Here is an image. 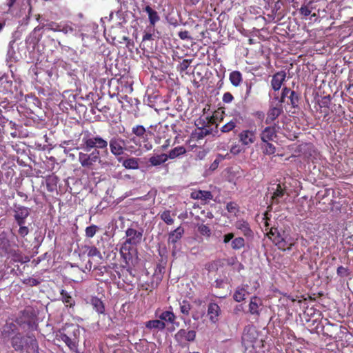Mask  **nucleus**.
I'll return each instance as SVG.
<instances>
[{
  "label": "nucleus",
  "instance_id": "nucleus-50",
  "mask_svg": "<svg viewBox=\"0 0 353 353\" xmlns=\"http://www.w3.org/2000/svg\"><path fill=\"white\" fill-rule=\"evenodd\" d=\"M235 126H236V123L233 121H230V122L227 123L221 128V131L223 132H228L231 131L232 130H233L235 128Z\"/></svg>",
  "mask_w": 353,
  "mask_h": 353
},
{
  "label": "nucleus",
  "instance_id": "nucleus-63",
  "mask_svg": "<svg viewBox=\"0 0 353 353\" xmlns=\"http://www.w3.org/2000/svg\"><path fill=\"white\" fill-rule=\"evenodd\" d=\"M169 144H170V140L168 139L165 141V143L164 145H161V150H166L167 148L168 147Z\"/></svg>",
  "mask_w": 353,
  "mask_h": 353
},
{
  "label": "nucleus",
  "instance_id": "nucleus-27",
  "mask_svg": "<svg viewBox=\"0 0 353 353\" xmlns=\"http://www.w3.org/2000/svg\"><path fill=\"white\" fill-rule=\"evenodd\" d=\"M46 186L49 192H54L57 190L58 177L54 174L49 175L46 177Z\"/></svg>",
  "mask_w": 353,
  "mask_h": 353
},
{
  "label": "nucleus",
  "instance_id": "nucleus-51",
  "mask_svg": "<svg viewBox=\"0 0 353 353\" xmlns=\"http://www.w3.org/2000/svg\"><path fill=\"white\" fill-rule=\"evenodd\" d=\"M25 224L18 225L19 226V229L18 230V234L21 237H24L29 234V228L24 225Z\"/></svg>",
  "mask_w": 353,
  "mask_h": 353
},
{
  "label": "nucleus",
  "instance_id": "nucleus-38",
  "mask_svg": "<svg viewBox=\"0 0 353 353\" xmlns=\"http://www.w3.org/2000/svg\"><path fill=\"white\" fill-rule=\"evenodd\" d=\"M61 295L63 302L67 304V305L72 307L74 305V301L65 290H62L61 292Z\"/></svg>",
  "mask_w": 353,
  "mask_h": 353
},
{
  "label": "nucleus",
  "instance_id": "nucleus-33",
  "mask_svg": "<svg viewBox=\"0 0 353 353\" xmlns=\"http://www.w3.org/2000/svg\"><path fill=\"white\" fill-rule=\"evenodd\" d=\"M123 166L127 169H137L139 168L138 160L136 158H130L123 161Z\"/></svg>",
  "mask_w": 353,
  "mask_h": 353
},
{
  "label": "nucleus",
  "instance_id": "nucleus-58",
  "mask_svg": "<svg viewBox=\"0 0 353 353\" xmlns=\"http://www.w3.org/2000/svg\"><path fill=\"white\" fill-rule=\"evenodd\" d=\"M227 210L230 212L235 213L236 211V205L234 203H229L227 204Z\"/></svg>",
  "mask_w": 353,
  "mask_h": 353
},
{
  "label": "nucleus",
  "instance_id": "nucleus-46",
  "mask_svg": "<svg viewBox=\"0 0 353 353\" xmlns=\"http://www.w3.org/2000/svg\"><path fill=\"white\" fill-rule=\"evenodd\" d=\"M198 231L202 235L210 236L211 234V230L208 225L201 224L198 227Z\"/></svg>",
  "mask_w": 353,
  "mask_h": 353
},
{
  "label": "nucleus",
  "instance_id": "nucleus-42",
  "mask_svg": "<svg viewBox=\"0 0 353 353\" xmlns=\"http://www.w3.org/2000/svg\"><path fill=\"white\" fill-rule=\"evenodd\" d=\"M288 98L290 100V104L293 108L298 107L299 103V95L296 92L293 90H290Z\"/></svg>",
  "mask_w": 353,
  "mask_h": 353
},
{
  "label": "nucleus",
  "instance_id": "nucleus-49",
  "mask_svg": "<svg viewBox=\"0 0 353 353\" xmlns=\"http://www.w3.org/2000/svg\"><path fill=\"white\" fill-rule=\"evenodd\" d=\"M254 85V83L252 81H245V85L246 88L245 93V99H248L252 93V88Z\"/></svg>",
  "mask_w": 353,
  "mask_h": 353
},
{
  "label": "nucleus",
  "instance_id": "nucleus-60",
  "mask_svg": "<svg viewBox=\"0 0 353 353\" xmlns=\"http://www.w3.org/2000/svg\"><path fill=\"white\" fill-rule=\"evenodd\" d=\"M152 39V34L151 32H145L143 36V41L147 40H151Z\"/></svg>",
  "mask_w": 353,
  "mask_h": 353
},
{
  "label": "nucleus",
  "instance_id": "nucleus-6",
  "mask_svg": "<svg viewBox=\"0 0 353 353\" xmlns=\"http://www.w3.org/2000/svg\"><path fill=\"white\" fill-rule=\"evenodd\" d=\"M14 235L10 231L0 228V256H6L12 254L13 249L10 238Z\"/></svg>",
  "mask_w": 353,
  "mask_h": 353
},
{
  "label": "nucleus",
  "instance_id": "nucleus-9",
  "mask_svg": "<svg viewBox=\"0 0 353 353\" xmlns=\"http://www.w3.org/2000/svg\"><path fill=\"white\" fill-rule=\"evenodd\" d=\"M155 316L160 321L164 322L163 323L166 325V324H176V326H179V323H176V316L175 314L170 310L165 311H157L155 312Z\"/></svg>",
  "mask_w": 353,
  "mask_h": 353
},
{
  "label": "nucleus",
  "instance_id": "nucleus-3",
  "mask_svg": "<svg viewBox=\"0 0 353 353\" xmlns=\"http://www.w3.org/2000/svg\"><path fill=\"white\" fill-rule=\"evenodd\" d=\"M80 330L78 326L74 324H65L56 332V339L62 341L70 348L74 351L77 348Z\"/></svg>",
  "mask_w": 353,
  "mask_h": 353
},
{
  "label": "nucleus",
  "instance_id": "nucleus-45",
  "mask_svg": "<svg viewBox=\"0 0 353 353\" xmlns=\"http://www.w3.org/2000/svg\"><path fill=\"white\" fill-rule=\"evenodd\" d=\"M60 27H61V23H57L53 21L45 24L46 30H52L54 32H59Z\"/></svg>",
  "mask_w": 353,
  "mask_h": 353
},
{
  "label": "nucleus",
  "instance_id": "nucleus-1",
  "mask_svg": "<svg viewBox=\"0 0 353 353\" xmlns=\"http://www.w3.org/2000/svg\"><path fill=\"white\" fill-rule=\"evenodd\" d=\"M108 140L92 134L89 131L83 133L81 143L79 148L78 160L81 165L88 170H93L97 163L101 162L100 151L108 154Z\"/></svg>",
  "mask_w": 353,
  "mask_h": 353
},
{
  "label": "nucleus",
  "instance_id": "nucleus-32",
  "mask_svg": "<svg viewBox=\"0 0 353 353\" xmlns=\"http://www.w3.org/2000/svg\"><path fill=\"white\" fill-rule=\"evenodd\" d=\"M12 345L15 350H21L23 347V340L20 335H15L12 338Z\"/></svg>",
  "mask_w": 353,
  "mask_h": 353
},
{
  "label": "nucleus",
  "instance_id": "nucleus-62",
  "mask_svg": "<svg viewBox=\"0 0 353 353\" xmlns=\"http://www.w3.org/2000/svg\"><path fill=\"white\" fill-rule=\"evenodd\" d=\"M219 164V161L217 160H215L212 165H210V168L212 170H215Z\"/></svg>",
  "mask_w": 353,
  "mask_h": 353
},
{
  "label": "nucleus",
  "instance_id": "nucleus-21",
  "mask_svg": "<svg viewBox=\"0 0 353 353\" xmlns=\"http://www.w3.org/2000/svg\"><path fill=\"white\" fill-rule=\"evenodd\" d=\"M132 247L127 245V244H123L120 248L121 256L126 264H129L132 259Z\"/></svg>",
  "mask_w": 353,
  "mask_h": 353
},
{
  "label": "nucleus",
  "instance_id": "nucleus-61",
  "mask_svg": "<svg viewBox=\"0 0 353 353\" xmlns=\"http://www.w3.org/2000/svg\"><path fill=\"white\" fill-rule=\"evenodd\" d=\"M185 3L188 6H195L199 3V0H185Z\"/></svg>",
  "mask_w": 353,
  "mask_h": 353
},
{
  "label": "nucleus",
  "instance_id": "nucleus-34",
  "mask_svg": "<svg viewBox=\"0 0 353 353\" xmlns=\"http://www.w3.org/2000/svg\"><path fill=\"white\" fill-rule=\"evenodd\" d=\"M186 150L183 146H178L170 151L168 154V159H173L181 154L185 153Z\"/></svg>",
  "mask_w": 353,
  "mask_h": 353
},
{
  "label": "nucleus",
  "instance_id": "nucleus-55",
  "mask_svg": "<svg viewBox=\"0 0 353 353\" xmlns=\"http://www.w3.org/2000/svg\"><path fill=\"white\" fill-rule=\"evenodd\" d=\"M336 272L337 274L340 276H346L348 274V270L343 266H339Z\"/></svg>",
  "mask_w": 353,
  "mask_h": 353
},
{
  "label": "nucleus",
  "instance_id": "nucleus-23",
  "mask_svg": "<svg viewBox=\"0 0 353 353\" xmlns=\"http://www.w3.org/2000/svg\"><path fill=\"white\" fill-rule=\"evenodd\" d=\"M191 198L194 199H201L203 201H207L212 199V194L210 191L196 190L191 193Z\"/></svg>",
  "mask_w": 353,
  "mask_h": 353
},
{
  "label": "nucleus",
  "instance_id": "nucleus-19",
  "mask_svg": "<svg viewBox=\"0 0 353 353\" xmlns=\"http://www.w3.org/2000/svg\"><path fill=\"white\" fill-rule=\"evenodd\" d=\"M17 326L13 323H7L1 331V336L4 339H9L12 334H15Z\"/></svg>",
  "mask_w": 353,
  "mask_h": 353
},
{
  "label": "nucleus",
  "instance_id": "nucleus-18",
  "mask_svg": "<svg viewBox=\"0 0 353 353\" xmlns=\"http://www.w3.org/2000/svg\"><path fill=\"white\" fill-rule=\"evenodd\" d=\"M183 233L184 229L181 226L178 227L169 234L168 243L175 245L182 238ZM173 248H175V245L173 246Z\"/></svg>",
  "mask_w": 353,
  "mask_h": 353
},
{
  "label": "nucleus",
  "instance_id": "nucleus-20",
  "mask_svg": "<svg viewBox=\"0 0 353 353\" xmlns=\"http://www.w3.org/2000/svg\"><path fill=\"white\" fill-rule=\"evenodd\" d=\"M90 303L92 305V308L98 313V314H104L105 313V305L103 301L97 296L91 297L90 300Z\"/></svg>",
  "mask_w": 353,
  "mask_h": 353
},
{
  "label": "nucleus",
  "instance_id": "nucleus-7",
  "mask_svg": "<svg viewBox=\"0 0 353 353\" xmlns=\"http://www.w3.org/2000/svg\"><path fill=\"white\" fill-rule=\"evenodd\" d=\"M13 213V216L17 225L25 224L26 219L30 215V209L20 205H14Z\"/></svg>",
  "mask_w": 353,
  "mask_h": 353
},
{
  "label": "nucleus",
  "instance_id": "nucleus-56",
  "mask_svg": "<svg viewBox=\"0 0 353 353\" xmlns=\"http://www.w3.org/2000/svg\"><path fill=\"white\" fill-rule=\"evenodd\" d=\"M234 97L230 92H225L223 96V101L226 103H229L232 101Z\"/></svg>",
  "mask_w": 353,
  "mask_h": 353
},
{
  "label": "nucleus",
  "instance_id": "nucleus-5",
  "mask_svg": "<svg viewBox=\"0 0 353 353\" xmlns=\"http://www.w3.org/2000/svg\"><path fill=\"white\" fill-rule=\"evenodd\" d=\"M108 143L111 153L115 157L123 154L125 151L130 152L136 151L135 147L129 145L130 143L129 140L123 139L118 135L112 137L110 141H108Z\"/></svg>",
  "mask_w": 353,
  "mask_h": 353
},
{
  "label": "nucleus",
  "instance_id": "nucleus-29",
  "mask_svg": "<svg viewBox=\"0 0 353 353\" xmlns=\"http://www.w3.org/2000/svg\"><path fill=\"white\" fill-rule=\"evenodd\" d=\"M229 79L231 83L235 87L239 86L243 80L242 74L239 71L232 72L230 74Z\"/></svg>",
  "mask_w": 353,
  "mask_h": 353
},
{
  "label": "nucleus",
  "instance_id": "nucleus-30",
  "mask_svg": "<svg viewBox=\"0 0 353 353\" xmlns=\"http://www.w3.org/2000/svg\"><path fill=\"white\" fill-rule=\"evenodd\" d=\"M27 352L28 353H39V345L35 338L28 336Z\"/></svg>",
  "mask_w": 353,
  "mask_h": 353
},
{
  "label": "nucleus",
  "instance_id": "nucleus-37",
  "mask_svg": "<svg viewBox=\"0 0 353 353\" xmlns=\"http://www.w3.org/2000/svg\"><path fill=\"white\" fill-rule=\"evenodd\" d=\"M173 215L170 210H165L160 214V217L167 225H172L174 223Z\"/></svg>",
  "mask_w": 353,
  "mask_h": 353
},
{
  "label": "nucleus",
  "instance_id": "nucleus-31",
  "mask_svg": "<svg viewBox=\"0 0 353 353\" xmlns=\"http://www.w3.org/2000/svg\"><path fill=\"white\" fill-rule=\"evenodd\" d=\"M83 248L89 257L97 256L99 259H102L100 251L95 246L85 245Z\"/></svg>",
  "mask_w": 353,
  "mask_h": 353
},
{
  "label": "nucleus",
  "instance_id": "nucleus-41",
  "mask_svg": "<svg viewBox=\"0 0 353 353\" xmlns=\"http://www.w3.org/2000/svg\"><path fill=\"white\" fill-rule=\"evenodd\" d=\"M191 310V305L187 301H183L180 303V311L182 314L185 315H188L189 312Z\"/></svg>",
  "mask_w": 353,
  "mask_h": 353
},
{
  "label": "nucleus",
  "instance_id": "nucleus-52",
  "mask_svg": "<svg viewBox=\"0 0 353 353\" xmlns=\"http://www.w3.org/2000/svg\"><path fill=\"white\" fill-rule=\"evenodd\" d=\"M23 283L30 286H37L40 282L34 278L28 277L27 279H24Z\"/></svg>",
  "mask_w": 353,
  "mask_h": 353
},
{
  "label": "nucleus",
  "instance_id": "nucleus-39",
  "mask_svg": "<svg viewBox=\"0 0 353 353\" xmlns=\"http://www.w3.org/2000/svg\"><path fill=\"white\" fill-rule=\"evenodd\" d=\"M245 245V240L242 237L235 238L232 241L231 246L234 250H239Z\"/></svg>",
  "mask_w": 353,
  "mask_h": 353
},
{
  "label": "nucleus",
  "instance_id": "nucleus-10",
  "mask_svg": "<svg viewBox=\"0 0 353 353\" xmlns=\"http://www.w3.org/2000/svg\"><path fill=\"white\" fill-rule=\"evenodd\" d=\"M221 314V310L218 304L211 302L208 305V316L212 323H216Z\"/></svg>",
  "mask_w": 353,
  "mask_h": 353
},
{
  "label": "nucleus",
  "instance_id": "nucleus-17",
  "mask_svg": "<svg viewBox=\"0 0 353 353\" xmlns=\"http://www.w3.org/2000/svg\"><path fill=\"white\" fill-rule=\"evenodd\" d=\"M12 81L8 75H3L0 77V92L6 93L12 91Z\"/></svg>",
  "mask_w": 353,
  "mask_h": 353
},
{
  "label": "nucleus",
  "instance_id": "nucleus-25",
  "mask_svg": "<svg viewBox=\"0 0 353 353\" xmlns=\"http://www.w3.org/2000/svg\"><path fill=\"white\" fill-rule=\"evenodd\" d=\"M168 159V154L163 153L151 157L149 159V163L153 166H158L164 163Z\"/></svg>",
  "mask_w": 353,
  "mask_h": 353
},
{
  "label": "nucleus",
  "instance_id": "nucleus-43",
  "mask_svg": "<svg viewBox=\"0 0 353 353\" xmlns=\"http://www.w3.org/2000/svg\"><path fill=\"white\" fill-rule=\"evenodd\" d=\"M98 230V227L96 225H92L85 228V236L88 238L93 237Z\"/></svg>",
  "mask_w": 353,
  "mask_h": 353
},
{
  "label": "nucleus",
  "instance_id": "nucleus-35",
  "mask_svg": "<svg viewBox=\"0 0 353 353\" xmlns=\"http://www.w3.org/2000/svg\"><path fill=\"white\" fill-rule=\"evenodd\" d=\"M59 32H62L65 34H73L75 36H78V34L76 33V30L73 28L72 24L69 23H61V27Z\"/></svg>",
  "mask_w": 353,
  "mask_h": 353
},
{
  "label": "nucleus",
  "instance_id": "nucleus-4",
  "mask_svg": "<svg viewBox=\"0 0 353 353\" xmlns=\"http://www.w3.org/2000/svg\"><path fill=\"white\" fill-rule=\"evenodd\" d=\"M132 133L134 137L129 139L130 143H133L136 146L143 147L146 151L152 149V144L149 141L152 132L147 130L142 125H136L132 128Z\"/></svg>",
  "mask_w": 353,
  "mask_h": 353
},
{
  "label": "nucleus",
  "instance_id": "nucleus-26",
  "mask_svg": "<svg viewBox=\"0 0 353 353\" xmlns=\"http://www.w3.org/2000/svg\"><path fill=\"white\" fill-rule=\"evenodd\" d=\"M159 319L150 320L145 323V327L149 330H163L165 328V325Z\"/></svg>",
  "mask_w": 353,
  "mask_h": 353
},
{
  "label": "nucleus",
  "instance_id": "nucleus-8",
  "mask_svg": "<svg viewBox=\"0 0 353 353\" xmlns=\"http://www.w3.org/2000/svg\"><path fill=\"white\" fill-rule=\"evenodd\" d=\"M126 240L123 244L130 247L138 245L141 243L143 236V231H137L133 228H128L125 231Z\"/></svg>",
  "mask_w": 353,
  "mask_h": 353
},
{
  "label": "nucleus",
  "instance_id": "nucleus-44",
  "mask_svg": "<svg viewBox=\"0 0 353 353\" xmlns=\"http://www.w3.org/2000/svg\"><path fill=\"white\" fill-rule=\"evenodd\" d=\"M265 144H264V146H263V152L265 154H274L275 152V147L270 143V141L268 142H263Z\"/></svg>",
  "mask_w": 353,
  "mask_h": 353
},
{
  "label": "nucleus",
  "instance_id": "nucleus-28",
  "mask_svg": "<svg viewBox=\"0 0 353 353\" xmlns=\"http://www.w3.org/2000/svg\"><path fill=\"white\" fill-rule=\"evenodd\" d=\"M272 190H273L272 199L275 203H279V199L282 198L285 193V188H282L280 184H277L276 185V188H272Z\"/></svg>",
  "mask_w": 353,
  "mask_h": 353
},
{
  "label": "nucleus",
  "instance_id": "nucleus-2",
  "mask_svg": "<svg viewBox=\"0 0 353 353\" xmlns=\"http://www.w3.org/2000/svg\"><path fill=\"white\" fill-rule=\"evenodd\" d=\"M267 235L279 249L283 251L292 250L298 240V236L291 235L289 228L283 229L272 227Z\"/></svg>",
  "mask_w": 353,
  "mask_h": 353
},
{
  "label": "nucleus",
  "instance_id": "nucleus-59",
  "mask_svg": "<svg viewBox=\"0 0 353 353\" xmlns=\"http://www.w3.org/2000/svg\"><path fill=\"white\" fill-rule=\"evenodd\" d=\"M234 238V234L232 233H228L223 236V243H228Z\"/></svg>",
  "mask_w": 353,
  "mask_h": 353
},
{
  "label": "nucleus",
  "instance_id": "nucleus-11",
  "mask_svg": "<svg viewBox=\"0 0 353 353\" xmlns=\"http://www.w3.org/2000/svg\"><path fill=\"white\" fill-rule=\"evenodd\" d=\"M282 105L270 107L265 119V123L268 125L274 123V121L283 113Z\"/></svg>",
  "mask_w": 353,
  "mask_h": 353
},
{
  "label": "nucleus",
  "instance_id": "nucleus-48",
  "mask_svg": "<svg viewBox=\"0 0 353 353\" xmlns=\"http://www.w3.org/2000/svg\"><path fill=\"white\" fill-rule=\"evenodd\" d=\"M290 90H291L287 87L283 88L281 96L279 100V105H282V103L285 102V98L289 97L288 94H290Z\"/></svg>",
  "mask_w": 353,
  "mask_h": 353
},
{
  "label": "nucleus",
  "instance_id": "nucleus-13",
  "mask_svg": "<svg viewBox=\"0 0 353 353\" xmlns=\"http://www.w3.org/2000/svg\"><path fill=\"white\" fill-rule=\"evenodd\" d=\"M174 337L177 341H182L183 340L189 342L194 341L196 338V332L181 329L176 332Z\"/></svg>",
  "mask_w": 353,
  "mask_h": 353
},
{
  "label": "nucleus",
  "instance_id": "nucleus-57",
  "mask_svg": "<svg viewBox=\"0 0 353 353\" xmlns=\"http://www.w3.org/2000/svg\"><path fill=\"white\" fill-rule=\"evenodd\" d=\"M283 6V2L280 0L277 1L273 8V12L275 14L278 13Z\"/></svg>",
  "mask_w": 353,
  "mask_h": 353
},
{
  "label": "nucleus",
  "instance_id": "nucleus-64",
  "mask_svg": "<svg viewBox=\"0 0 353 353\" xmlns=\"http://www.w3.org/2000/svg\"><path fill=\"white\" fill-rule=\"evenodd\" d=\"M17 0H7V6L8 8H11L14 3L16 2Z\"/></svg>",
  "mask_w": 353,
  "mask_h": 353
},
{
  "label": "nucleus",
  "instance_id": "nucleus-40",
  "mask_svg": "<svg viewBox=\"0 0 353 353\" xmlns=\"http://www.w3.org/2000/svg\"><path fill=\"white\" fill-rule=\"evenodd\" d=\"M210 133V130L203 128H199L194 133L192 134L194 138L201 139Z\"/></svg>",
  "mask_w": 353,
  "mask_h": 353
},
{
  "label": "nucleus",
  "instance_id": "nucleus-54",
  "mask_svg": "<svg viewBox=\"0 0 353 353\" xmlns=\"http://www.w3.org/2000/svg\"><path fill=\"white\" fill-rule=\"evenodd\" d=\"M179 37L182 40H191L192 37L189 34V32L187 30L181 31L178 34Z\"/></svg>",
  "mask_w": 353,
  "mask_h": 353
},
{
  "label": "nucleus",
  "instance_id": "nucleus-47",
  "mask_svg": "<svg viewBox=\"0 0 353 353\" xmlns=\"http://www.w3.org/2000/svg\"><path fill=\"white\" fill-rule=\"evenodd\" d=\"M192 59H183L182 62L180 63V64L178 66V69L180 72H184L190 66V63H192Z\"/></svg>",
  "mask_w": 353,
  "mask_h": 353
},
{
  "label": "nucleus",
  "instance_id": "nucleus-36",
  "mask_svg": "<svg viewBox=\"0 0 353 353\" xmlns=\"http://www.w3.org/2000/svg\"><path fill=\"white\" fill-rule=\"evenodd\" d=\"M246 290L243 288H237L233 295L234 299L237 302H241L245 299Z\"/></svg>",
  "mask_w": 353,
  "mask_h": 353
},
{
  "label": "nucleus",
  "instance_id": "nucleus-15",
  "mask_svg": "<svg viewBox=\"0 0 353 353\" xmlns=\"http://www.w3.org/2000/svg\"><path fill=\"white\" fill-rule=\"evenodd\" d=\"M275 126H268L261 133V139L263 142L272 141L276 137Z\"/></svg>",
  "mask_w": 353,
  "mask_h": 353
},
{
  "label": "nucleus",
  "instance_id": "nucleus-53",
  "mask_svg": "<svg viewBox=\"0 0 353 353\" xmlns=\"http://www.w3.org/2000/svg\"><path fill=\"white\" fill-rule=\"evenodd\" d=\"M300 13L305 16L307 17L311 14V9L307 6H302L299 10Z\"/></svg>",
  "mask_w": 353,
  "mask_h": 353
},
{
  "label": "nucleus",
  "instance_id": "nucleus-14",
  "mask_svg": "<svg viewBox=\"0 0 353 353\" xmlns=\"http://www.w3.org/2000/svg\"><path fill=\"white\" fill-rule=\"evenodd\" d=\"M239 140L244 145L253 143L256 139L255 132L253 130H243L239 135Z\"/></svg>",
  "mask_w": 353,
  "mask_h": 353
},
{
  "label": "nucleus",
  "instance_id": "nucleus-24",
  "mask_svg": "<svg viewBox=\"0 0 353 353\" xmlns=\"http://www.w3.org/2000/svg\"><path fill=\"white\" fill-rule=\"evenodd\" d=\"M236 228L241 230V232L246 236H251L252 232L250 228V225L247 221L243 220H239L235 223Z\"/></svg>",
  "mask_w": 353,
  "mask_h": 353
},
{
  "label": "nucleus",
  "instance_id": "nucleus-12",
  "mask_svg": "<svg viewBox=\"0 0 353 353\" xmlns=\"http://www.w3.org/2000/svg\"><path fill=\"white\" fill-rule=\"evenodd\" d=\"M286 78V72L285 71H280L276 72L272 76L271 81L272 88L274 91H278L281 88L282 84Z\"/></svg>",
  "mask_w": 353,
  "mask_h": 353
},
{
  "label": "nucleus",
  "instance_id": "nucleus-16",
  "mask_svg": "<svg viewBox=\"0 0 353 353\" xmlns=\"http://www.w3.org/2000/svg\"><path fill=\"white\" fill-rule=\"evenodd\" d=\"M261 305L262 302L259 298L256 296L251 298L249 304V312L250 314L259 316L260 314V307Z\"/></svg>",
  "mask_w": 353,
  "mask_h": 353
},
{
  "label": "nucleus",
  "instance_id": "nucleus-22",
  "mask_svg": "<svg viewBox=\"0 0 353 353\" xmlns=\"http://www.w3.org/2000/svg\"><path fill=\"white\" fill-rule=\"evenodd\" d=\"M148 14V19L151 26L154 27L155 23L160 20V17L157 11L153 10L150 6H147L143 9Z\"/></svg>",
  "mask_w": 353,
  "mask_h": 353
}]
</instances>
